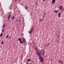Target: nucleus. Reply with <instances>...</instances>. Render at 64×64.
Returning a JSON list of instances; mask_svg holds the SVG:
<instances>
[{
	"label": "nucleus",
	"instance_id": "obj_1",
	"mask_svg": "<svg viewBox=\"0 0 64 64\" xmlns=\"http://www.w3.org/2000/svg\"><path fill=\"white\" fill-rule=\"evenodd\" d=\"M40 53L42 55H44L45 54V51L43 50H40Z\"/></svg>",
	"mask_w": 64,
	"mask_h": 64
},
{
	"label": "nucleus",
	"instance_id": "obj_2",
	"mask_svg": "<svg viewBox=\"0 0 64 64\" xmlns=\"http://www.w3.org/2000/svg\"><path fill=\"white\" fill-rule=\"evenodd\" d=\"M39 60H40V62L41 63H42L43 61V58L40 56V57H39Z\"/></svg>",
	"mask_w": 64,
	"mask_h": 64
},
{
	"label": "nucleus",
	"instance_id": "obj_3",
	"mask_svg": "<svg viewBox=\"0 0 64 64\" xmlns=\"http://www.w3.org/2000/svg\"><path fill=\"white\" fill-rule=\"evenodd\" d=\"M36 53L37 55L39 56V57H41V54H40L39 53V52H36Z\"/></svg>",
	"mask_w": 64,
	"mask_h": 64
},
{
	"label": "nucleus",
	"instance_id": "obj_4",
	"mask_svg": "<svg viewBox=\"0 0 64 64\" xmlns=\"http://www.w3.org/2000/svg\"><path fill=\"white\" fill-rule=\"evenodd\" d=\"M11 14L8 15V21H9V19H10V17H11Z\"/></svg>",
	"mask_w": 64,
	"mask_h": 64
},
{
	"label": "nucleus",
	"instance_id": "obj_5",
	"mask_svg": "<svg viewBox=\"0 0 64 64\" xmlns=\"http://www.w3.org/2000/svg\"><path fill=\"white\" fill-rule=\"evenodd\" d=\"M55 0H52V4H53L55 3Z\"/></svg>",
	"mask_w": 64,
	"mask_h": 64
},
{
	"label": "nucleus",
	"instance_id": "obj_6",
	"mask_svg": "<svg viewBox=\"0 0 64 64\" xmlns=\"http://www.w3.org/2000/svg\"><path fill=\"white\" fill-rule=\"evenodd\" d=\"M22 41L24 43H26V40H24V39H23Z\"/></svg>",
	"mask_w": 64,
	"mask_h": 64
},
{
	"label": "nucleus",
	"instance_id": "obj_7",
	"mask_svg": "<svg viewBox=\"0 0 64 64\" xmlns=\"http://www.w3.org/2000/svg\"><path fill=\"white\" fill-rule=\"evenodd\" d=\"M58 10H55L54 12V13H57V12H58Z\"/></svg>",
	"mask_w": 64,
	"mask_h": 64
},
{
	"label": "nucleus",
	"instance_id": "obj_8",
	"mask_svg": "<svg viewBox=\"0 0 64 64\" xmlns=\"http://www.w3.org/2000/svg\"><path fill=\"white\" fill-rule=\"evenodd\" d=\"M60 15H61V13H58V17H59L60 16Z\"/></svg>",
	"mask_w": 64,
	"mask_h": 64
},
{
	"label": "nucleus",
	"instance_id": "obj_9",
	"mask_svg": "<svg viewBox=\"0 0 64 64\" xmlns=\"http://www.w3.org/2000/svg\"><path fill=\"white\" fill-rule=\"evenodd\" d=\"M33 30H34V28L33 27H32L31 28L30 31H32V32H33V31H34Z\"/></svg>",
	"mask_w": 64,
	"mask_h": 64
},
{
	"label": "nucleus",
	"instance_id": "obj_10",
	"mask_svg": "<svg viewBox=\"0 0 64 64\" xmlns=\"http://www.w3.org/2000/svg\"><path fill=\"white\" fill-rule=\"evenodd\" d=\"M32 61V60L31 59H28L27 60V61L28 62H29V61Z\"/></svg>",
	"mask_w": 64,
	"mask_h": 64
},
{
	"label": "nucleus",
	"instance_id": "obj_11",
	"mask_svg": "<svg viewBox=\"0 0 64 64\" xmlns=\"http://www.w3.org/2000/svg\"><path fill=\"white\" fill-rule=\"evenodd\" d=\"M11 18L12 19V20L14 19V18H14V16H11Z\"/></svg>",
	"mask_w": 64,
	"mask_h": 64
},
{
	"label": "nucleus",
	"instance_id": "obj_12",
	"mask_svg": "<svg viewBox=\"0 0 64 64\" xmlns=\"http://www.w3.org/2000/svg\"><path fill=\"white\" fill-rule=\"evenodd\" d=\"M59 8H60V9H62V8H63V6H60L59 7Z\"/></svg>",
	"mask_w": 64,
	"mask_h": 64
},
{
	"label": "nucleus",
	"instance_id": "obj_13",
	"mask_svg": "<svg viewBox=\"0 0 64 64\" xmlns=\"http://www.w3.org/2000/svg\"><path fill=\"white\" fill-rule=\"evenodd\" d=\"M18 41H19L20 42V41H21V40H21V39L20 38H19L18 39Z\"/></svg>",
	"mask_w": 64,
	"mask_h": 64
},
{
	"label": "nucleus",
	"instance_id": "obj_14",
	"mask_svg": "<svg viewBox=\"0 0 64 64\" xmlns=\"http://www.w3.org/2000/svg\"><path fill=\"white\" fill-rule=\"evenodd\" d=\"M28 8V7H27V6H26L25 8V9L26 10H27Z\"/></svg>",
	"mask_w": 64,
	"mask_h": 64
},
{
	"label": "nucleus",
	"instance_id": "obj_15",
	"mask_svg": "<svg viewBox=\"0 0 64 64\" xmlns=\"http://www.w3.org/2000/svg\"><path fill=\"white\" fill-rule=\"evenodd\" d=\"M46 15V12H45L44 13V14L43 16V18L45 17V16Z\"/></svg>",
	"mask_w": 64,
	"mask_h": 64
},
{
	"label": "nucleus",
	"instance_id": "obj_16",
	"mask_svg": "<svg viewBox=\"0 0 64 64\" xmlns=\"http://www.w3.org/2000/svg\"><path fill=\"white\" fill-rule=\"evenodd\" d=\"M63 61L62 60V61H61V62H60V63H61V64H64V63H63Z\"/></svg>",
	"mask_w": 64,
	"mask_h": 64
},
{
	"label": "nucleus",
	"instance_id": "obj_17",
	"mask_svg": "<svg viewBox=\"0 0 64 64\" xmlns=\"http://www.w3.org/2000/svg\"><path fill=\"white\" fill-rule=\"evenodd\" d=\"M49 45H50V44H49V43L46 46L47 47V46H49Z\"/></svg>",
	"mask_w": 64,
	"mask_h": 64
},
{
	"label": "nucleus",
	"instance_id": "obj_18",
	"mask_svg": "<svg viewBox=\"0 0 64 64\" xmlns=\"http://www.w3.org/2000/svg\"><path fill=\"white\" fill-rule=\"evenodd\" d=\"M32 32L31 31V30H30V31L29 32H28V33L29 34H31V33H32Z\"/></svg>",
	"mask_w": 64,
	"mask_h": 64
},
{
	"label": "nucleus",
	"instance_id": "obj_19",
	"mask_svg": "<svg viewBox=\"0 0 64 64\" xmlns=\"http://www.w3.org/2000/svg\"><path fill=\"white\" fill-rule=\"evenodd\" d=\"M2 35H3V33H2L0 34V37H2Z\"/></svg>",
	"mask_w": 64,
	"mask_h": 64
},
{
	"label": "nucleus",
	"instance_id": "obj_20",
	"mask_svg": "<svg viewBox=\"0 0 64 64\" xmlns=\"http://www.w3.org/2000/svg\"><path fill=\"white\" fill-rule=\"evenodd\" d=\"M20 43H21V44H22V43H23V41H21V40L20 41Z\"/></svg>",
	"mask_w": 64,
	"mask_h": 64
},
{
	"label": "nucleus",
	"instance_id": "obj_21",
	"mask_svg": "<svg viewBox=\"0 0 64 64\" xmlns=\"http://www.w3.org/2000/svg\"><path fill=\"white\" fill-rule=\"evenodd\" d=\"M5 24H4V25L3 26V28H4L5 27Z\"/></svg>",
	"mask_w": 64,
	"mask_h": 64
},
{
	"label": "nucleus",
	"instance_id": "obj_22",
	"mask_svg": "<svg viewBox=\"0 0 64 64\" xmlns=\"http://www.w3.org/2000/svg\"><path fill=\"white\" fill-rule=\"evenodd\" d=\"M40 21H41V22L43 21V20H42V19H40Z\"/></svg>",
	"mask_w": 64,
	"mask_h": 64
},
{
	"label": "nucleus",
	"instance_id": "obj_23",
	"mask_svg": "<svg viewBox=\"0 0 64 64\" xmlns=\"http://www.w3.org/2000/svg\"><path fill=\"white\" fill-rule=\"evenodd\" d=\"M2 31L3 32H4V29H2Z\"/></svg>",
	"mask_w": 64,
	"mask_h": 64
},
{
	"label": "nucleus",
	"instance_id": "obj_24",
	"mask_svg": "<svg viewBox=\"0 0 64 64\" xmlns=\"http://www.w3.org/2000/svg\"><path fill=\"white\" fill-rule=\"evenodd\" d=\"M3 43H4V42H3V41H2V42H1L2 44H3Z\"/></svg>",
	"mask_w": 64,
	"mask_h": 64
},
{
	"label": "nucleus",
	"instance_id": "obj_25",
	"mask_svg": "<svg viewBox=\"0 0 64 64\" xmlns=\"http://www.w3.org/2000/svg\"><path fill=\"white\" fill-rule=\"evenodd\" d=\"M33 44H34V45H36V44H35V42H33Z\"/></svg>",
	"mask_w": 64,
	"mask_h": 64
},
{
	"label": "nucleus",
	"instance_id": "obj_26",
	"mask_svg": "<svg viewBox=\"0 0 64 64\" xmlns=\"http://www.w3.org/2000/svg\"><path fill=\"white\" fill-rule=\"evenodd\" d=\"M58 62H59V63H61V61L60 60H59Z\"/></svg>",
	"mask_w": 64,
	"mask_h": 64
},
{
	"label": "nucleus",
	"instance_id": "obj_27",
	"mask_svg": "<svg viewBox=\"0 0 64 64\" xmlns=\"http://www.w3.org/2000/svg\"><path fill=\"white\" fill-rule=\"evenodd\" d=\"M8 37H9V35H8L6 36V38H8Z\"/></svg>",
	"mask_w": 64,
	"mask_h": 64
},
{
	"label": "nucleus",
	"instance_id": "obj_28",
	"mask_svg": "<svg viewBox=\"0 0 64 64\" xmlns=\"http://www.w3.org/2000/svg\"><path fill=\"white\" fill-rule=\"evenodd\" d=\"M9 38H10H10H11V36H10L9 37Z\"/></svg>",
	"mask_w": 64,
	"mask_h": 64
},
{
	"label": "nucleus",
	"instance_id": "obj_29",
	"mask_svg": "<svg viewBox=\"0 0 64 64\" xmlns=\"http://www.w3.org/2000/svg\"><path fill=\"white\" fill-rule=\"evenodd\" d=\"M42 1H43L44 2V1H46V0H42Z\"/></svg>",
	"mask_w": 64,
	"mask_h": 64
},
{
	"label": "nucleus",
	"instance_id": "obj_30",
	"mask_svg": "<svg viewBox=\"0 0 64 64\" xmlns=\"http://www.w3.org/2000/svg\"><path fill=\"white\" fill-rule=\"evenodd\" d=\"M14 2H17V0H15Z\"/></svg>",
	"mask_w": 64,
	"mask_h": 64
},
{
	"label": "nucleus",
	"instance_id": "obj_31",
	"mask_svg": "<svg viewBox=\"0 0 64 64\" xmlns=\"http://www.w3.org/2000/svg\"><path fill=\"white\" fill-rule=\"evenodd\" d=\"M18 21L19 22H21V20H19Z\"/></svg>",
	"mask_w": 64,
	"mask_h": 64
},
{
	"label": "nucleus",
	"instance_id": "obj_32",
	"mask_svg": "<svg viewBox=\"0 0 64 64\" xmlns=\"http://www.w3.org/2000/svg\"><path fill=\"white\" fill-rule=\"evenodd\" d=\"M18 20H17V22H18Z\"/></svg>",
	"mask_w": 64,
	"mask_h": 64
},
{
	"label": "nucleus",
	"instance_id": "obj_33",
	"mask_svg": "<svg viewBox=\"0 0 64 64\" xmlns=\"http://www.w3.org/2000/svg\"><path fill=\"white\" fill-rule=\"evenodd\" d=\"M29 64H31V63H29Z\"/></svg>",
	"mask_w": 64,
	"mask_h": 64
},
{
	"label": "nucleus",
	"instance_id": "obj_34",
	"mask_svg": "<svg viewBox=\"0 0 64 64\" xmlns=\"http://www.w3.org/2000/svg\"><path fill=\"white\" fill-rule=\"evenodd\" d=\"M26 64H28V62H27Z\"/></svg>",
	"mask_w": 64,
	"mask_h": 64
},
{
	"label": "nucleus",
	"instance_id": "obj_35",
	"mask_svg": "<svg viewBox=\"0 0 64 64\" xmlns=\"http://www.w3.org/2000/svg\"><path fill=\"white\" fill-rule=\"evenodd\" d=\"M27 11H28V12H29V10H27Z\"/></svg>",
	"mask_w": 64,
	"mask_h": 64
},
{
	"label": "nucleus",
	"instance_id": "obj_36",
	"mask_svg": "<svg viewBox=\"0 0 64 64\" xmlns=\"http://www.w3.org/2000/svg\"><path fill=\"white\" fill-rule=\"evenodd\" d=\"M20 1H21V0H20Z\"/></svg>",
	"mask_w": 64,
	"mask_h": 64
}]
</instances>
